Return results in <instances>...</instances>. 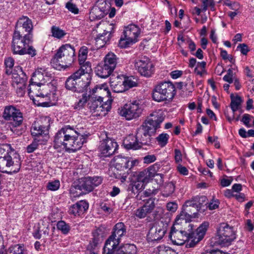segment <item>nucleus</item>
<instances>
[{
  "mask_svg": "<svg viewBox=\"0 0 254 254\" xmlns=\"http://www.w3.org/2000/svg\"><path fill=\"white\" fill-rule=\"evenodd\" d=\"M188 225L187 231L186 230V228L179 230L176 229L174 226L172 227L169 237L173 244L182 245L187 242V247H194L203 238L209 226L208 222H204L196 229L195 231H193V225Z\"/></svg>",
  "mask_w": 254,
  "mask_h": 254,
  "instance_id": "f257e3e1",
  "label": "nucleus"
},
{
  "mask_svg": "<svg viewBox=\"0 0 254 254\" xmlns=\"http://www.w3.org/2000/svg\"><path fill=\"white\" fill-rule=\"evenodd\" d=\"M88 135L81 134L69 126H66L59 130L55 136V145L58 147L64 146L67 150L75 152L81 148L86 142Z\"/></svg>",
  "mask_w": 254,
  "mask_h": 254,
  "instance_id": "f03ea898",
  "label": "nucleus"
},
{
  "mask_svg": "<svg viewBox=\"0 0 254 254\" xmlns=\"http://www.w3.org/2000/svg\"><path fill=\"white\" fill-rule=\"evenodd\" d=\"M95 97L89 99L88 106L92 114L96 116H105L111 109V100L103 102L104 96H108L110 92L106 84L97 85L91 91Z\"/></svg>",
  "mask_w": 254,
  "mask_h": 254,
  "instance_id": "7ed1b4c3",
  "label": "nucleus"
},
{
  "mask_svg": "<svg viewBox=\"0 0 254 254\" xmlns=\"http://www.w3.org/2000/svg\"><path fill=\"white\" fill-rule=\"evenodd\" d=\"M21 166L19 154L10 144H3L0 145V171L11 174L19 171Z\"/></svg>",
  "mask_w": 254,
  "mask_h": 254,
  "instance_id": "20e7f679",
  "label": "nucleus"
},
{
  "mask_svg": "<svg viewBox=\"0 0 254 254\" xmlns=\"http://www.w3.org/2000/svg\"><path fill=\"white\" fill-rule=\"evenodd\" d=\"M75 49L69 44L62 46L52 59L51 63L54 68L60 70L68 67L75 60Z\"/></svg>",
  "mask_w": 254,
  "mask_h": 254,
  "instance_id": "39448f33",
  "label": "nucleus"
},
{
  "mask_svg": "<svg viewBox=\"0 0 254 254\" xmlns=\"http://www.w3.org/2000/svg\"><path fill=\"white\" fill-rule=\"evenodd\" d=\"M50 127V119L49 117H43L35 121L32 126L31 133L34 138L40 143L47 141L49 138V128Z\"/></svg>",
  "mask_w": 254,
  "mask_h": 254,
  "instance_id": "423d86ee",
  "label": "nucleus"
},
{
  "mask_svg": "<svg viewBox=\"0 0 254 254\" xmlns=\"http://www.w3.org/2000/svg\"><path fill=\"white\" fill-rule=\"evenodd\" d=\"M176 93L175 87L171 82H162L155 86L153 90L152 98L158 102L170 101Z\"/></svg>",
  "mask_w": 254,
  "mask_h": 254,
  "instance_id": "0eeeda50",
  "label": "nucleus"
},
{
  "mask_svg": "<svg viewBox=\"0 0 254 254\" xmlns=\"http://www.w3.org/2000/svg\"><path fill=\"white\" fill-rule=\"evenodd\" d=\"M91 80L74 72L66 79L65 86L67 89L73 92H84L87 90Z\"/></svg>",
  "mask_w": 254,
  "mask_h": 254,
  "instance_id": "6e6552de",
  "label": "nucleus"
},
{
  "mask_svg": "<svg viewBox=\"0 0 254 254\" xmlns=\"http://www.w3.org/2000/svg\"><path fill=\"white\" fill-rule=\"evenodd\" d=\"M32 42L31 40L23 39L22 37L13 35L12 47L14 54L23 55L28 54L32 57L36 55V50L29 44Z\"/></svg>",
  "mask_w": 254,
  "mask_h": 254,
  "instance_id": "1a4fd4ad",
  "label": "nucleus"
},
{
  "mask_svg": "<svg viewBox=\"0 0 254 254\" xmlns=\"http://www.w3.org/2000/svg\"><path fill=\"white\" fill-rule=\"evenodd\" d=\"M115 168L121 172L122 179L126 180L127 176L131 173V169L137 164L136 160H130L128 157H123L121 155L115 156L113 159Z\"/></svg>",
  "mask_w": 254,
  "mask_h": 254,
  "instance_id": "9d476101",
  "label": "nucleus"
},
{
  "mask_svg": "<svg viewBox=\"0 0 254 254\" xmlns=\"http://www.w3.org/2000/svg\"><path fill=\"white\" fill-rule=\"evenodd\" d=\"M217 240L222 246H228L236 239V234L232 227L226 223H221L217 228Z\"/></svg>",
  "mask_w": 254,
  "mask_h": 254,
  "instance_id": "9b49d317",
  "label": "nucleus"
},
{
  "mask_svg": "<svg viewBox=\"0 0 254 254\" xmlns=\"http://www.w3.org/2000/svg\"><path fill=\"white\" fill-rule=\"evenodd\" d=\"M193 203V201L191 200L186 201L185 204L183 206L182 211L176 218L175 222L177 224L184 223H185L187 225L190 224V222L191 219L197 217L198 212L199 210Z\"/></svg>",
  "mask_w": 254,
  "mask_h": 254,
  "instance_id": "f8f14e48",
  "label": "nucleus"
},
{
  "mask_svg": "<svg viewBox=\"0 0 254 254\" xmlns=\"http://www.w3.org/2000/svg\"><path fill=\"white\" fill-rule=\"evenodd\" d=\"M140 34V29L134 24H130L125 27L123 34L119 42L121 48H125L137 42V38Z\"/></svg>",
  "mask_w": 254,
  "mask_h": 254,
  "instance_id": "ddd939ff",
  "label": "nucleus"
},
{
  "mask_svg": "<svg viewBox=\"0 0 254 254\" xmlns=\"http://www.w3.org/2000/svg\"><path fill=\"white\" fill-rule=\"evenodd\" d=\"M3 118L13 127H19L23 121V114L19 109L13 105L6 106L2 113Z\"/></svg>",
  "mask_w": 254,
  "mask_h": 254,
  "instance_id": "4468645a",
  "label": "nucleus"
},
{
  "mask_svg": "<svg viewBox=\"0 0 254 254\" xmlns=\"http://www.w3.org/2000/svg\"><path fill=\"white\" fill-rule=\"evenodd\" d=\"M143 111L142 105L139 101H134L125 104L120 111L122 116L127 120L138 118Z\"/></svg>",
  "mask_w": 254,
  "mask_h": 254,
  "instance_id": "2eb2a0df",
  "label": "nucleus"
},
{
  "mask_svg": "<svg viewBox=\"0 0 254 254\" xmlns=\"http://www.w3.org/2000/svg\"><path fill=\"white\" fill-rule=\"evenodd\" d=\"M110 2L107 0H98L97 3L91 9L89 18L91 21L99 20L108 13Z\"/></svg>",
  "mask_w": 254,
  "mask_h": 254,
  "instance_id": "dca6fc26",
  "label": "nucleus"
},
{
  "mask_svg": "<svg viewBox=\"0 0 254 254\" xmlns=\"http://www.w3.org/2000/svg\"><path fill=\"white\" fill-rule=\"evenodd\" d=\"M102 182V179L100 177L82 178L79 180L75 188L81 190L83 193H86L92 191Z\"/></svg>",
  "mask_w": 254,
  "mask_h": 254,
  "instance_id": "f3484780",
  "label": "nucleus"
},
{
  "mask_svg": "<svg viewBox=\"0 0 254 254\" xmlns=\"http://www.w3.org/2000/svg\"><path fill=\"white\" fill-rule=\"evenodd\" d=\"M164 120L162 113L155 111L151 114L141 125L150 130V132L156 133L157 128H160V124Z\"/></svg>",
  "mask_w": 254,
  "mask_h": 254,
  "instance_id": "a211bd4d",
  "label": "nucleus"
},
{
  "mask_svg": "<svg viewBox=\"0 0 254 254\" xmlns=\"http://www.w3.org/2000/svg\"><path fill=\"white\" fill-rule=\"evenodd\" d=\"M135 66L142 76L150 77L154 72V66L150 59L144 56L135 61Z\"/></svg>",
  "mask_w": 254,
  "mask_h": 254,
  "instance_id": "6ab92c4d",
  "label": "nucleus"
},
{
  "mask_svg": "<svg viewBox=\"0 0 254 254\" xmlns=\"http://www.w3.org/2000/svg\"><path fill=\"white\" fill-rule=\"evenodd\" d=\"M118 145L115 140L108 137L106 134V138L101 141L99 150L104 157H108L113 154L118 148Z\"/></svg>",
  "mask_w": 254,
  "mask_h": 254,
  "instance_id": "aec40b11",
  "label": "nucleus"
},
{
  "mask_svg": "<svg viewBox=\"0 0 254 254\" xmlns=\"http://www.w3.org/2000/svg\"><path fill=\"white\" fill-rule=\"evenodd\" d=\"M31 83L29 85L28 94L34 103L36 104L37 98L40 97L44 98L45 96L48 94V93L45 91L48 85H44L42 88L41 89L40 88L42 85L41 83L33 81V79H31Z\"/></svg>",
  "mask_w": 254,
  "mask_h": 254,
  "instance_id": "412c9836",
  "label": "nucleus"
},
{
  "mask_svg": "<svg viewBox=\"0 0 254 254\" xmlns=\"http://www.w3.org/2000/svg\"><path fill=\"white\" fill-rule=\"evenodd\" d=\"M155 134V132H150L144 126H141L137 130L136 135L138 140L140 148L143 145L150 146L152 143V136Z\"/></svg>",
  "mask_w": 254,
  "mask_h": 254,
  "instance_id": "4be33fe9",
  "label": "nucleus"
},
{
  "mask_svg": "<svg viewBox=\"0 0 254 254\" xmlns=\"http://www.w3.org/2000/svg\"><path fill=\"white\" fill-rule=\"evenodd\" d=\"M166 228L163 223H155L150 228L147 234L149 241H156L161 240L166 232Z\"/></svg>",
  "mask_w": 254,
  "mask_h": 254,
  "instance_id": "5701e85b",
  "label": "nucleus"
},
{
  "mask_svg": "<svg viewBox=\"0 0 254 254\" xmlns=\"http://www.w3.org/2000/svg\"><path fill=\"white\" fill-rule=\"evenodd\" d=\"M110 80V86L114 92L121 93L125 91L124 75L113 74Z\"/></svg>",
  "mask_w": 254,
  "mask_h": 254,
  "instance_id": "b1692460",
  "label": "nucleus"
},
{
  "mask_svg": "<svg viewBox=\"0 0 254 254\" xmlns=\"http://www.w3.org/2000/svg\"><path fill=\"white\" fill-rule=\"evenodd\" d=\"M154 199L151 198L148 199L144 204L136 210L135 216L140 219L145 218L146 215L153 211L155 208Z\"/></svg>",
  "mask_w": 254,
  "mask_h": 254,
  "instance_id": "393cba45",
  "label": "nucleus"
},
{
  "mask_svg": "<svg viewBox=\"0 0 254 254\" xmlns=\"http://www.w3.org/2000/svg\"><path fill=\"white\" fill-rule=\"evenodd\" d=\"M108 26V28H106L104 30L103 33H99L95 38L96 44L98 45L100 47H102L110 40L112 33H114V28L113 27Z\"/></svg>",
  "mask_w": 254,
  "mask_h": 254,
  "instance_id": "a878e982",
  "label": "nucleus"
},
{
  "mask_svg": "<svg viewBox=\"0 0 254 254\" xmlns=\"http://www.w3.org/2000/svg\"><path fill=\"white\" fill-rule=\"evenodd\" d=\"M120 243V240L119 238L114 237L111 235L105 242L102 254H109L111 252L117 250L119 249L118 246Z\"/></svg>",
  "mask_w": 254,
  "mask_h": 254,
  "instance_id": "bb28decb",
  "label": "nucleus"
},
{
  "mask_svg": "<svg viewBox=\"0 0 254 254\" xmlns=\"http://www.w3.org/2000/svg\"><path fill=\"white\" fill-rule=\"evenodd\" d=\"M88 208V204L84 200H81L72 205L69 208V213L74 216L79 215Z\"/></svg>",
  "mask_w": 254,
  "mask_h": 254,
  "instance_id": "cd10ccee",
  "label": "nucleus"
},
{
  "mask_svg": "<svg viewBox=\"0 0 254 254\" xmlns=\"http://www.w3.org/2000/svg\"><path fill=\"white\" fill-rule=\"evenodd\" d=\"M18 71L16 73L15 71L12 72L13 84H16V85H26L27 80V77L25 73L23 71L21 67H17Z\"/></svg>",
  "mask_w": 254,
  "mask_h": 254,
  "instance_id": "c85d7f7f",
  "label": "nucleus"
},
{
  "mask_svg": "<svg viewBox=\"0 0 254 254\" xmlns=\"http://www.w3.org/2000/svg\"><path fill=\"white\" fill-rule=\"evenodd\" d=\"M95 72L99 77L105 78L112 75L113 71L104 64H100L96 66Z\"/></svg>",
  "mask_w": 254,
  "mask_h": 254,
  "instance_id": "c756f323",
  "label": "nucleus"
},
{
  "mask_svg": "<svg viewBox=\"0 0 254 254\" xmlns=\"http://www.w3.org/2000/svg\"><path fill=\"white\" fill-rule=\"evenodd\" d=\"M138 140L136 139V135H128L124 142V145L127 149H138L140 148Z\"/></svg>",
  "mask_w": 254,
  "mask_h": 254,
  "instance_id": "7c9ffc66",
  "label": "nucleus"
},
{
  "mask_svg": "<svg viewBox=\"0 0 254 254\" xmlns=\"http://www.w3.org/2000/svg\"><path fill=\"white\" fill-rule=\"evenodd\" d=\"M117 56L114 53H108L104 58L103 64L113 71L117 66Z\"/></svg>",
  "mask_w": 254,
  "mask_h": 254,
  "instance_id": "2f4dec72",
  "label": "nucleus"
},
{
  "mask_svg": "<svg viewBox=\"0 0 254 254\" xmlns=\"http://www.w3.org/2000/svg\"><path fill=\"white\" fill-rule=\"evenodd\" d=\"M126 226L124 223L119 222L115 225L112 235L114 237L119 238V240H120L121 238L125 236L126 234Z\"/></svg>",
  "mask_w": 254,
  "mask_h": 254,
  "instance_id": "473e14b6",
  "label": "nucleus"
},
{
  "mask_svg": "<svg viewBox=\"0 0 254 254\" xmlns=\"http://www.w3.org/2000/svg\"><path fill=\"white\" fill-rule=\"evenodd\" d=\"M80 65V67L74 72L83 76L85 78L91 79L90 72L92 71L91 65L90 62H87Z\"/></svg>",
  "mask_w": 254,
  "mask_h": 254,
  "instance_id": "72a5a7b5",
  "label": "nucleus"
},
{
  "mask_svg": "<svg viewBox=\"0 0 254 254\" xmlns=\"http://www.w3.org/2000/svg\"><path fill=\"white\" fill-rule=\"evenodd\" d=\"M14 35L22 37L23 39L25 40H31L33 38L32 32L29 31L26 29H23L20 26H15V30L13 33Z\"/></svg>",
  "mask_w": 254,
  "mask_h": 254,
  "instance_id": "f704fd0d",
  "label": "nucleus"
},
{
  "mask_svg": "<svg viewBox=\"0 0 254 254\" xmlns=\"http://www.w3.org/2000/svg\"><path fill=\"white\" fill-rule=\"evenodd\" d=\"M15 26H20L21 28H23V29H26V30L31 32H32L33 29L31 20L27 16H23L20 18L17 21Z\"/></svg>",
  "mask_w": 254,
  "mask_h": 254,
  "instance_id": "c9c22d12",
  "label": "nucleus"
},
{
  "mask_svg": "<svg viewBox=\"0 0 254 254\" xmlns=\"http://www.w3.org/2000/svg\"><path fill=\"white\" fill-rule=\"evenodd\" d=\"M194 205L197 206V208L200 211V210H204L205 208H207L208 203L207 197L205 196H196L191 200Z\"/></svg>",
  "mask_w": 254,
  "mask_h": 254,
  "instance_id": "e433bc0d",
  "label": "nucleus"
},
{
  "mask_svg": "<svg viewBox=\"0 0 254 254\" xmlns=\"http://www.w3.org/2000/svg\"><path fill=\"white\" fill-rule=\"evenodd\" d=\"M100 232H101L100 229H97L93 232V238L92 239V240L90 241L87 247V250L90 251H93L97 246L100 241V238L101 237H100Z\"/></svg>",
  "mask_w": 254,
  "mask_h": 254,
  "instance_id": "4c0bfd02",
  "label": "nucleus"
},
{
  "mask_svg": "<svg viewBox=\"0 0 254 254\" xmlns=\"http://www.w3.org/2000/svg\"><path fill=\"white\" fill-rule=\"evenodd\" d=\"M175 185L172 182L166 183L161 193L164 197H168L171 195L175 191Z\"/></svg>",
  "mask_w": 254,
  "mask_h": 254,
  "instance_id": "58836bf2",
  "label": "nucleus"
},
{
  "mask_svg": "<svg viewBox=\"0 0 254 254\" xmlns=\"http://www.w3.org/2000/svg\"><path fill=\"white\" fill-rule=\"evenodd\" d=\"M146 174V173L144 172H141L137 175V179L138 183L137 184H135L133 186L136 189L138 190L142 189L144 183L146 182L147 180V176H145Z\"/></svg>",
  "mask_w": 254,
  "mask_h": 254,
  "instance_id": "ea45409f",
  "label": "nucleus"
},
{
  "mask_svg": "<svg viewBox=\"0 0 254 254\" xmlns=\"http://www.w3.org/2000/svg\"><path fill=\"white\" fill-rule=\"evenodd\" d=\"M8 251L12 254H25V250L22 245L16 244L11 246L8 248Z\"/></svg>",
  "mask_w": 254,
  "mask_h": 254,
  "instance_id": "a19ab883",
  "label": "nucleus"
},
{
  "mask_svg": "<svg viewBox=\"0 0 254 254\" xmlns=\"http://www.w3.org/2000/svg\"><path fill=\"white\" fill-rule=\"evenodd\" d=\"M231 102L230 104L231 108L233 112H235L238 110L242 102V99L240 96H237L235 98H233L232 96H231Z\"/></svg>",
  "mask_w": 254,
  "mask_h": 254,
  "instance_id": "79ce46f5",
  "label": "nucleus"
},
{
  "mask_svg": "<svg viewBox=\"0 0 254 254\" xmlns=\"http://www.w3.org/2000/svg\"><path fill=\"white\" fill-rule=\"evenodd\" d=\"M169 135L167 133H162L159 134L156 139L158 144L162 147H164L168 143Z\"/></svg>",
  "mask_w": 254,
  "mask_h": 254,
  "instance_id": "37998d69",
  "label": "nucleus"
},
{
  "mask_svg": "<svg viewBox=\"0 0 254 254\" xmlns=\"http://www.w3.org/2000/svg\"><path fill=\"white\" fill-rule=\"evenodd\" d=\"M51 32L52 36L57 39H61L66 34V33L64 30L61 29L59 27L55 26H52Z\"/></svg>",
  "mask_w": 254,
  "mask_h": 254,
  "instance_id": "c03bdc74",
  "label": "nucleus"
},
{
  "mask_svg": "<svg viewBox=\"0 0 254 254\" xmlns=\"http://www.w3.org/2000/svg\"><path fill=\"white\" fill-rule=\"evenodd\" d=\"M124 252V254H136L137 249L136 246L133 244H127L123 248H119Z\"/></svg>",
  "mask_w": 254,
  "mask_h": 254,
  "instance_id": "a18cd8bd",
  "label": "nucleus"
},
{
  "mask_svg": "<svg viewBox=\"0 0 254 254\" xmlns=\"http://www.w3.org/2000/svg\"><path fill=\"white\" fill-rule=\"evenodd\" d=\"M57 227L58 230L62 231L64 234H67L70 231V227L64 221H60L58 222Z\"/></svg>",
  "mask_w": 254,
  "mask_h": 254,
  "instance_id": "49530a36",
  "label": "nucleus"
},
{
  "mask_svg": "<svg viewBox=\"0 0 254 254\" xmlns=\"http://www.w3.org/2000/svg\"><path fill=\"white\" fill-rule=\"evenodd\" d=\"M89 99V95L87 96L86 93L83 94L82 98H81L78 102L75 104L74 109L76 110H80L82 109Z\"/></svg>",
  "mask_w": 254,
  "mask_h": 254,
  "instance_id": "de8ad7c7",
  "label": "nucleus"
},
{
  "mask_svg": "<svg viewBox=\"0 0 254 254\" xmlns=\"http://www.w3.org/2000/svg\"><path fill=\"white\" fill-rule=\"evenodd\" d=\"M14 60L11 57H9L5 60L4 64L6 66V74L9 75L12 73V68L14 65Z\"/></svg>",
  "mask_w": 254,
  "mask_h": 254,
  "instance_id": "09e8293b",
  "label": "nucleus"
},
{
  "mask_svg": "<svg viewBox=\"0 0 254 254\" xmlns=\"http://www.w3.org/2000/svg\"><path fill=\"white\" fill-rule=\"evenodd\" d=\"M160 168V165L158 164H155L149 167L148 168V176L149 177H154L156 175H160L161 178H162V175L157 174V172L159 171Z\"/></svg>",
  "mask_w": 254,
  "mask_h": 254,
  "instance_id": "8fccbe9b",
  "label": "nucleus"
},
{
  "mask_svg": "<svg viewBox=\"0 0 254 254\" xmlns=\"http://www.w3.org/2000/svg\"><path fill=\"white\" fill-rule=\"evenodd\" d=\"M124 86H125V91L133 87L137 86V83L134 81L131 77H125L124 76Z\"/></svg>",
  "mask_w": 254,
  "mask_h": 254,
  "instance_id": "3c124183",
  "label": "nucleus"
},
{
  "mask_svg": "<svg viewBox=\"0 0 254 254\" xmlns=\"http://www.w3.org/2000/svg\"><path fill=\"white\" fill-rule=\"evenodd\" d=\"M39 144H41L40 141H38L35 140V138H34L33 141L27 146L26 148L27 152L29 153L33 152L37 148Z\"/></svg>",
  "mask_w": 254,
  "mask_h": 254,
  "instance_id": "603ef678",
  "label": "nucleus"
},
{
  "mask_svg": "<svg viewBox=\"0 0 254 254\" xmlns=\"http://www.w3.org/2000/svg\"><path fill=\"white\" fill-rule=\"evenodd\" d=\"M60 182L58 180L49 182L47 187L48 190L55 191L59 189L60 187Z\"/></svg>",
  "mask_w": 254,
  "mask_h": 254,
  "instance_id": "864d4df0",
  "label": "nucleus"
},
{
  "mask_svg": "<svg viewBox=\"0 0 254 254\" xmlns=\"http://www.w3.org/2000/svg\"><path fill=\"white\" fill-rule=\"evenodd\" d=\"M66 8L70 12L77 14L78 13V8L76 5L71 2H68L66 4Z\"/></svg>",
  "mask_w": 254,
  "mask_h": 254,
  "instance_id": "5fc2aeb1",
  "label": "nucleus"
},
{
  "mask_svg": "<svg viewBox=\"0 0 254 254\" xmlns=\"http://www.w3.org/2000/svg\"><path fill=\"white\" fill-rule=\"evenodd\" d=\"M237 49H239L241 53L244 55H246L248 52L250 51L247 45L244 43L239 44L237 47Z\"/></svg>",
  "mask_w": 254,
  "mask_h": 254,
  "instance_id": "6e6d98bb",
  "label": "nucleus"
},
{
  "mask_svg": "<svg viewBox=\"0 0 254 254\" xmlns=\"http://www.w3.org/2000/svg\"><path fill=\"white\" fill-rule=\"evenodd\" d=\"M166 207L169 211L174 212L176 211L178 205L176 203L174 202H170L167 204Z\"/></svg>",
  "mask_w": 254,
  "mask_h": 254,
  "instance_id": "4d7b16f0",
  "label": "nucleus"
},
{
  "mask_svg": "<svg viewBox=\"0 0 254 254\" xmlns=\"http://www.w3.org/2000/svg\"><path fill=\"white\" fill-rule=\"evenodd\" d=\"M156 159L154 155H148L143 157L144 163L149 164L154 162Z\"/></svg>",
  "mask_w": 254,
  "mask_h": 254,
  "instance_id": "13d9d810",
  "label": "nucleus"
},
{
  "mask_svg": "<svg viewBox=\"0 0 254 254\" xmlns=\"http://www.w3.org/2000/svg\"><path fill=\"white\" fill-rule=\"evenodd\" d=\"M175 160L176 162L180 163L182 161V154L181 151L178 149H175Z\"/></svg>",
  "mask_w": 254,
  "mask_h": 254,
  "instance_id": "bf43d9fd",
  "label": "nucleus"
},
{
  "mask_svg": "<svg viewBox=\"0 0 254 254\" xmlns=\"http://www.w3.org/2000/svg\"><path fill=\"white\" fill-rule=\"evenodd\" d=\"M186 43L188 44L189 48L191 53H193V52L196 49V45L195 43L189 38L187 39Z\"/></svg>",
  "mask_w": 254,
  "mask_h": 254,
  "instance_id": "052dcab7",
  "label": "nucleus"
},
{
  "mask_svg": "<svg viewBox=\"0 0 254 254\" xmlns=\"http://www.w3.org/2000/svg\"><path fill=\"white\" fill-rule=\"evenodd\" d=\"M17 86L16 93L20 97L23 96L25 93L26 85H19Z\"/></svg>",
  "mask_w": 254,
  "mask_h": 254,
  "instance_id": "680f3d73",
  "label": "nucleus"
},
{
  "mask_svg": "<svg viewBox=\"0 0 254 254\" xmlns=\"http://www.w3.org/2000/svg\"><path fill=\"white\" fill-rule=\"evenodd\" d=\"M177 170L180 173V174L183 175H187L189 173V171L187 168L181 164H179L177 166Z\"/></svg>",
  "mask_w": 254,
  "mask_h": 254,
  "instance_id": "e2e57ef3",
  "label": "nucleus"
},
{
  "mask_svg": "<svg viewBox=\"0 0 254 254\" xmlns=\"http://www.w3.org/2000/svg\"><path fill=\"white\" fill-rule=\"evenodd\" d=\"M250 117L251 116L249 114H245L243 115L242 122L248 127H250V125L249 124L250 122Z\"/></svg>",
  "mask_w": 254,
  "mask_h": 254,
  "instance_id": "0e129e2a",
  "label": "nucleus"
},
{
  "mask_svg": "<svg viewBox=\"0 0 254 254\" xmlns=\"http://www.w3.org/2000/svg\"><path fill=\"white\" fill-rule=\"evenodd\" d=\"M1 175L0 174V190H5V188L7 187L8 181L7 180L1 178ZM8 183H10V182H8Z\"/></svg>",
  "mask_w": 254,
  "mask_h": 254,
  "instance_id": "69168bd1",
  "label": "nucleus"
},
{
  "mask_svg": "<svg viewBox=\"0 0 254 254\" xmlns=\"http://www.w3.org/2000/svg\"><path fill=\"white\" fill-rule=\"evenodd\" d=\"M202 4L201 8L202 11H206L207 9L208 6L209 5L210 0H201Z\"/></svg>",
  "mask_w": 254,
  "mask_h": 254,
  "instance_id": "338daca9",
  "label": "nucleus"
},
{
  "mask_svg": "<svg viewBox=\"0 0 254 254\" xmlns=\"http://www.w3.org/2000/svg\"><path fill=\"white\" fill-rule=\"evenodd\" d=\"M199 171L204 175H209L210 177H212V173L207 168H199Z\"/></svg>",
  "mask_w": 254,
  "mask_h": 254,
  "instance_id": "774afa93",
  "label": "nucleus"
}]
</instances>
